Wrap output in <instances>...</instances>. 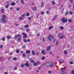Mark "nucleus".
<instances>
[{"instance_id":"nucleus-1","label":"nucleus","mask_w":74,"mask_h":74,"mask_svg":"<svg viewBox=\"0 0 74 74\" xmlns=\"http://www.w3.org/2000/svg\"><path fill=\"white\" fill-rule=\"evenodd\" d=\"M2 17L1 20L3 23L6 22V19H7V16L6 15L3 14L2 16Z\"/></svg>"},{"instance_id":"nucleus-2","label":"nucleus","mask_w":74,"mask_h":74,"mask_svg":"<svg viewBox=\"0 0 74 74\" xmlns=\"http://www.w3.org/2000/svg\"><path fill=\"white\" fill-rule=\"evenodd\" d=\"M68 20V19H66V18H65V17H63L62 18L61 21L62 22H63V23H66V22H67Z\"/></svg>"},{"instance_id":"nucleus-3","label":"nucleus","mask_w":74,"mask_h":74,"mask_svg":"<svg viewBox=\"0 0 74 74\" xmlns=\"http://www.w3.org/2000/svg\"><path fill=\"white\" fill-rule=\"evenodd\" d=\"M51 61H49L47 62L45 64V65L46 67H48L51 64Z\"/></svg>"},{"instance_id":"nucleus-4","label":"nucleus","mask_w":74,"mask_h":74,"mask_svg":"<svg viewBox=\"0 0 74 74\" xmlns=\"http://www.w3.org/2000/svg\"><path fill=\"white\" fill-rule=\"evenodd\" d=\"M22 34L23 36V38H26L27 37V34H26L25 33L23 32L22 33Z\"/></svg>"},{"instance_id":"nucleus-5","label":"nucleus","mask_w":74,"mask_h":74,"mask_svg":"<svg viewBox=\"0 0 74 74\" xmlns=\"http://www.w3.org/2000/svg\"><path fill=\"white\" fill-rule=\"evenodd\" d=\"M51 37H52V35H50L47 37V38L49 41H51Z\"/></svg>"},{"instance_id":"nucleus-6","label":"nucleus","mask_w":74,"mask_h":74,"mask_svg":"<svg viewBox=\"0 0 74 74\" xmlns=\"http://www.w3.org/2000/svg\"><path fill=\"white\" fill-rule=\"evenodd\" d=\"M51 46H49L47 49V51L48 52V51H49L50 49H51Z\"/></svg>"},{"instance_id":"nucleus-7","label":"nucleus","mask_w":74,"mask_h":74,"mask_svg":"<svg viewBox=\"0 0 74 74\" xmlns=\"http://www.w3.org/2000/svg\"><path fill=\"white\" fill-rule=\"evenodd\" d=\"M28 63V62H27L25 64V66H27V67H29V66H30V65Z\"/></svg>"},{"instance_id":"nucleus-8","label":"nucleus","mask_w":74,"mask_h":74,"mask_svg":"<svg viewBox=\"0 0 74 74\" xmlns=\"http://www.w3.org/2000/svg\"><path fill=\"white\" fill-rule=\"evenodd\" d=\"M7 2L8 3V4L5 6V7L6 8H8V6H9V2L8 1H7Z\"/></svg>"},{"instance_id":"nucleus-9","label":"nucleus","mask_w":74,"mask_h":74,"mask_svg":"<svg viewBox=\"0 0 74 74\" xmlns=\"http://www.w3.org/2000/svg\"><path fill=\"white\" fill-rule=\"evenodd\" d=\"M30 53V51L29 50H27L26 51L25 53L26 54H29Z\"/></svg>"},{"instance_id":"nucleus-10","label":"nucleus","mask_w":74,"mask_h":74,"mask_svg":"<svg viewBox=\"0 0 74 74\" xmlns=\"http://www.w3.org/2000/svg\"><path fill=\"white\" fill-rule=\"evenodd\" d=\"M60 62H61V63H64V61L62 60H60L59 61Z\"/></svg>"},{"instance_id":"nucleus-11","label":"nucleus","mask_w":74,"mask_h":74,"mask_svg":"<svg viewBox=\"0 0 74 74\" xmlns=\"http://www.w3.org/2000/svg\"><path fill=\"white\" fill-rule=\"evenodd\" d=\"M45 51L44 50H43L42 51V53L43 54V55H45Z\"/></svg>"},{"instance_id":"nucleus-12","label":"nucleus","mask_w":74,"mask_h":74,"mask_svg":"<svg viewBox=\"0 0 74 74\" xmlns=\"http://www.w3.org/2000/svg\"><path fill=\"white\" fill-rule=\"evenodd\" d=\"M15 5V2H14L12 3L11 4V5H12V6H13V5Z\"/></svg>"},{"instance_id":"nucleus-13","label":"nucleus","mask_w":74,"mask_h":74,"mask_svg":"<svg viewBox=\"0 0 74 74\" xmlns=\"http://www.w3.org/2000/svg\"><path fill=\"white\" fill-rule=\"evenodd\" d=\"M57 16H57V15L55 17L53 18L52 20V21H54L55 20V19L56 18V17H57Z\"/></svg>"},{"instance_id":"nucleus-14","label":"nucleus","mask_w":74,"mask_h":74,"mask_svg":"<svg viewBox=\"0 0 74 74\" xmlns=\"http://www.w3.org/2000/svg\"><path fill=\"white\" fill-rule=\"evenodd\" d=\"M37 8V6H36L33 9V11H37V9L36 8Z\"/></svg>"},{"instance_id":"nucleus-15","label":"nucleus","mask_w":74,"mask_h":74,"mask_svg":"<svg viewBox=\"0 0 74 74\" xmlns=\"http://www.w3.org/2000/svg\"><path fill=\"white\" fill-rule=\"evenodd\" d=\"M21 38H18L17 39V40L18 42H21Z\"/></svg>"},{"instance_id":"nucleus-16","label":"nucleus","mask_w":74,"mask_h":74,"mask_svg":"<svg viewBox=\"0 0 74 74\" xmlns=\"http://www.w3.org/2000/svg\"><path fill=\"white\" fill-rule=\"evenodd\" d=\"M53 26H51L49 27V30H51V29H52V28H53Z\"/></svg>"},{"instance_id":"nucleus-17","label":"nucleus","mask_w":74,"mask_h":74,"mask_svg":"<svg viewBox=\"0 0 74 74\" xmlns=\"http://www.w3.org/2000/svg\"><path fill=\"white\" fill-rule=\"evenodd\" d=\"M68 22H69V23H71V22H72V20H71V19H69Z\"/></svg>"},{"instance_id":"nucleus-18","label":"nucleus","mask_w":74,"mask_h":74,"mask_svg":"<svg viewBox=\"0 0 74 74\" xmlns=\"http://www.w3.org/2000/svg\"><path fill=\"white\" fill-rule=\"evenodd\" d=\"M32 53L33 55H35V53L34 52V51H32Z\"/></svg>"},{"instance_id":"nucleus-19","label":"nucleus","mask_w":74,"mask_h":74,"mask_svg":"<svg viewBox=\"0 0 74 74\" xmlns=\"http://www.w3.org/2000/svg\"><path fill=\"white\" fill-rule=\"evenodd\" d=\"M17 36L16 35L15 36V37H14L13 38L14 40H16V38H17Z\"/></svg>"},{"instance_id":"nucleus-20","label":"nucleus","mask_w":74,"mask_h":74,"mask_svg":"<svg viewBox=\"0 0 74 74\" xmlns=\"http://www.w3.org/2000/svg\"><path fill=\"white\" fill-rule=\"evenodd\" d=\"M58 40H57V41H56V46H58V44H59V42H58Z\"/></svg>"},{"instance_id":"nucleus-21","label":"nucleus","mask_w":74,"mask_h":74,"mask_svg":"<svg viewBox=\"0 0 74 74\" xmlns=\"http://www.w3.org/2000/svg\"><path fill=\"white\" fill-rule=\"evenodd\" d=\"M33 65H34L35 66H37V65H38V63H34L33 64Z\"/></svg>"},{"instance_id":"nucleus-22","label":"nucleus","mask_w":74,"mask_h":74,"mask_svg":"<svg viewBox=\"0 0 74 74\" xmlns=\"http://www.w3.org/2000/svg\"><path fill=\"white\" fill-rule=\"evenodd\" d=\"M29 27V25H25V28H27V27Z\"/></svg>"},{"instance_id":"nucleus-23","label":"nucleus","mask_w":74,"mask_h":74,"mask_svg":"<svg viewBox=\"0 0 74 74\" xmlns=\"http://www.w3.org/2000/svg\"><path fill=\"white\" fill-rule=\"evenodd\" d=\"M7 38H8V39H9V38H11V36H7Z\"/></svg>"},{"instance_id":"nucleus-24","label":"nucleus","mask_w":74,"mask_h":74,"mask_svg":"<svg viewBox=\"0 0 74 74\" xmlns=\"http://www.w3.org/2000/svg\"><path fill=\"white\" fill-rule=\"evenodd\" d=\"M16 52L17 53H19V50L18 49L16 51Z\"/></svg>"},{"instance_id":"nucleus-25","label":"nucleus","mask_w":74,"mask_h":74,"mask_svg":"<svg viewBox=\"0 0 74 74\" xmlns=\"http://www.w3.org/2000/svg\"><path fill=\"white\" fill-rule=\"evenodd\" d=\"M54 64H51L50 65V67H51V68H52V67H53V66H54Z\"/></svg>"},{"instance_id":"nucleus-26","label":"nucleus","mask_w":74,"mask_h":74,"mask_svg":"<svg viewBox=\"0 0 74 74\" xmlns=\"http://www.w3.org/2000/svg\"><path fill=\"white\" fill-rule=\"evenodd\" d=\"M44 6V4L43 3H42L41 4V7H43Z\"/></svg>"},{"instance_id":"nucleus-27","label":"nucleus","mask_w":74,"mask_h":74,"mask_svg":"<svg viewBox=\"0 0 74 74\" xmlns=\"http://www.w3.org/2000/svg\"><path fill=\"white\" fill-rule=\"evenodd\" d=\"M21 9L20 8H16V10L17 11H18L19 10H20Z\"/></svg>"},{"instance_id":"nucleus-28","label":"nucleus","mask_w":74,"mask_h":74,"mask_svg":"<svg viewBox=\"0 0 74 74\" xmlns=\"http://www.w3.org/2000/svg\"><path fill=\"white\" fill-rule=\"evenodd\" d=\"M45 57H44V56L42 57V59H41L42 60H44V59H45Z\"/></svg>"},{"instance_id":"nucleus-29","label":"nucleus","mask_w":74,"mask_h":74,"mask_svg":"<svg viewBox=\"0 0 74 74\" xmlns=\"http://www.w3.org/2000/svg\"><path fill=\"white\" fill-rule=\"evenodd\" d=\"M40 22L41 23H42L44 22V21L42 19H40Z\"/></svg>"},{"instance_id":"nucleus-30","label":"nucleus","mask_w":74,"mask_h":74,"mask_svg":"<svg viewBox=\"0 0 74 74\" xmlns=\"http://www.w3.org/2000/svg\"><path fill=\"white\" fill-rule=\"evenodd\" d=\"M26 16H29V12L27 13L26 14Z\"/></svg>"},{"instance_id":"nucleus-31","label":"nucleus","mask_w":74,"mask_h":74,"mask_svg":"<svg viewBox=\"0 0 74 74\" xmlns=\"http://www.w3.org/2000/svg\"><path fill=\"white\" fill-rule=\"evenodd\" d=\"M2 11V13H3L4 12V10L3 9H2L1 10Z\"/></svg>"},{"instance_id":"nucleus-32","label":"nucleus","mask_w":74,"mask_h":74,"mask_svg":"<svg viewBox=\"0 0 74 74\" xmlns=\"http://www.w3.org/2000/svg\"><path fill=\"white\" fill-rule=\"evenodd\" d=\"M17 36V37H21V35L20 34H18L17 35H16Z\"/></svg>"},{"instance_id":"nucleus-33","label":"nucleus","mask_w":74,"mask_h":74,"mask_svg":"<svg viewBox=\"0 0 74 74\" xmlns=\"http://www.w3.org/2000/svg\"><path fill=\"white\" fill-rule=\"evenodd\" d=\"M52 4H53V5H54V4H55V2L54 1H52Z\"/></svg>"},{"instance_id":"nucleus-34","label":"nucleus","mask_w":74,"mask_h":74,"mask_svg":"<svg viewBox=\"0 0 74 74\" xmlns=\"http://www.w3.org/2000/svg\"><path fill=\"white\" fill-rule=\"evenodd\" d=\"M23 41L25 42H27V40H26V39H24L23 40Z\"/></svg>"},{"instance_id":"nucleus-35","label":"nucleus","mask_w":74,"mask_h":74,"mask_svg":"<svg viewBox=\"0 0 74 74\" xmlns=\"http://www.w3.org/2000/svg\"><path fill=\"white\" fill-rule=\"evenodd\" d=\"M13 60H17V58H14L13 59Z\"/></svg>"},{"instance_id":"nucleus-36","label":"nucleus","mask_w":74,"mask_h":74,"mask_svg":"<svg viewBox=\"0 0 74 74\" xmlns=\"http://www.w3.org/2000/svg\"><path fill=\"white\" fill-rule=\"evenodd\" d=\"M61 74H65V72L64 71L61 72Z\"/></svg>"},{"instance_id":"nucleus-37","label":"nucleus","mask_w":74,"mask_h":74,"mask_svg":"<svg viewBox=\"0 0 74 74\" xmlns=\"http://www.w3.org/2000/svg\"><path fill=\"white\" fill-rule=\"evenodd\" d=\"M64 53L65 54H67V51L66 50H65L64 51Z\"/></svg>"},{"instance_id":"nucleus-38","label":"nucleus","mask_w":74,"mask_h":74,"mask_svg":"<svg viewBox=\"0 0 74 74\" xmlns=\"http://www.w3.org/2000/svg\"><path fill=\"white\" fill-rule=\"evenodd\" d=\"M3 47V45H1L0 46V48L1 49Z\"/></svg>"},{"instance_id":"nucleus-39","label":"nucleus","mask_w":74,"mask_h":74,"mask_svg":"<svg viewBox=\"0 0 74 74\" xmlns=\"http://www.w3.org/2000/svg\"><path fill=\"white\" fill-rule=\"evenodd\" d=\"M21 2L22 4H24V2H23V0H21Z\"/></svg>"},{"instance_id":"nucleus-40","label":"nucleus","mask_w":74,"mask_h":74,"mask_svg":"<svg viewBox=\"0 0 74 74\" xmlns=\"http://www.w3.org/2000/svg\"><path fill=\"white\" fill-rule=\"evenodd\" d=\"M23 57H26V54H23Z\"/></svg>"},{"instance_id":"nucleus-41","label":"nucleus","mask_w":74,"mask_h":74,"mask_svg":"<svg viewBox=\"0 0 74 74\" xmlns=\"http://www.w3.org/2000/svg\"><path fill=\"white\" fill-rule=\"evenodd\" d=\"M62 70L63 71H65L66 70V68H63L62 70Z\"/></svg>"},{"instance_id":"nucleus-42","label":"nucleus","mask_w":74,"mask_h":74,"mask_svg":"<svg viewBox=\"0 0 74 74\" xmlns=\"http://www.w3.org/2000/svg\"><path fill=\"white\" fill-rule=\"evenodd\" d=\"M70 63L71 64H73V62L72 61H70Z\"/></svg>"},{"instance_id":"nucleus-43","label":"nucleus","mask_w":74,"mask_h":74,"mask_svg":"<svg viewBox=\"0 0 74 74\" xmlns=\"http://www.w3.org/2000/svg\"><path fill=\"white\" fill-rule=\"evenodd\" d=\"M5 40V37H3L2 38V40L3 41H4Z\"/></svg>"},{"instance_id":"nucleus-44","label":"nucleus","mask_w":74,"mask_h":74,"mask_svg":"<svg viewBox=\"0 0 74 74\" xmlns=\"http://www.w3.org/2000/svg\"><path fill=\"white\" fill-rule=\"evenodd\" d=\"M21 67H24V65L21 64Z\"/></svg>"},{"instance_id":"nucleus-45","label":"nucleus","mask_w":74,"mask_h":74,"mask_svg":"<svg viewBox=\"0 0 74 74\" xmlns=\"http://www.w3.org/2000/svg\"><path fill=\"white\" fill-rule=\"evenodd\" d=\"M48 73L49 74H51V73H52V71H48Z\"/></svg>"},{"instance_id":"nucleus-46","label":"nucleus","mask_w":74,"mask_h":74,"mask_svg":"<svg viewBox=\"0 0 74 74\" xmlns=\"http://www.w3.org/2000/svg\"><path fill=\"white\" fill-rule=\"evenodd\" d=\"M29 29H27L26 30V32H29Z\"/></svg>"},{"instance_id":"nucleus-47","label":"nucleus","mask_w":74,"mask_h":74,"mask_svg":"<svg viewBox=\"0 0 74 74\" xmlns=\"http://www.w3.org/2000/svg\"><path fill=\"white\" fill-rule=\"evenodd\" d=\"M3 59V57H0V60H2V59Z\"/></svg>"},{"instance_id":"nucleus-48","label":"nucleus","mask_w":74,"mask_h":74,"mask_svg":"<svg viewBox=\"0 0 74 74\" xmlns=\"http://www.w3.org/2000/svg\"><path fill=\"white\" fill-rule=\"evenodd\" d=\"M14 70H17V67L16 66H15V67Z\"/></svg>"},{"instance_id":"nucleus-49","label":"nucleus","mask_w":74,"mask_h":74,"mask_svg":"<svg viewBox=\"0 0 74 74\" xmlns=\"http://www.w3.org/2000/svg\"><path fill=\"white\" fill-rule=\"evenodd\" d=\"M44 14V12H41V15H42V14Z\"/></svg>"},{"instance_id":"nucleus-50","label":"nucleus","mask_w":74,"mask_h":74,"mask_svg":"<svg viewBox=\"0 0 74 74\" xmlns=\"http://www.w3.org/2000/svg\"><path fill=\"white\" fill-rule=\"evenodd\" d=\"M69 13L70 14H71V15H72L73 14V12H70Z\"/></svg>"},{"instance_id":"nucleus-51","label":"nucleus","mask_w":74,"mask_h":74,"mask_svg":"<svg viewBox=\"0 0 74 74\" xmlns=\"http://www.w3.org/2000/svg\"><path fill=\"white\" fill-rule=\"evenodd\" d=\"M25 14H23L22 15V17H25Z\"/></svg>"},{"instance_id":"nucleus-52","label":"nucleus","mask_w":74,"mask_h":74,"mask_svg":"<svg viewBox=\"0 0 74 74\" xmlns=\"http://www.w3.org/2000/svg\"><path fill=\"white\" fill-rule=\"evenodd\" d=\"M71 73H72V74H74V70L72 71Z\"/></svg>"},{"instance_id":"nucleus-53","label":"nucleus","mask_w":74,"mask_h":74,"mask_svg":"<svg viewBox=\"0 0 74 74\" xmlns=\"http://www.w3.org/2000/svg\"><path fill=\"white\" fill-rule=\"evenodd\" d=\"M36 55H39V52H38L36 53Z\"/></svg>"},{"instance_id":"nucleus-54","label":"nucleus","mask_w":74,"mask_h":74,"mask_svg":"<svg viewBox=\"0 0 74 74\" xmlns=\"http://www.w3.org/2000/svg\"><path fill=\"white\" fill-rule=\"evenodd\" d=\"M30 19H31V17H29L28 18V20L30 21Z\"/></svg>"},{"instance_id":"nucleus-55","label":"nucleus","mask_w":74,"mask_h":74,"mask_svg":"<svg viewBox=\"0 0 74 74\" xmlns=\"http://www.w3.org/2000/svg\"><path fill=\"white\" fill-rule=\"evenodd\" d=\"M69 14V12H66V15H68Z\"/></svg>"},{"instance_id":"nucleus-56","label":"nucleus","mask_w":74,"mask_h":74,"mask_svg":"<svg viewBox=\"0 0 74 74\" xmlns=\"http://www.w3.org/2000/svg\"><path fill=\"white\" fill-rule=\"evenodd\" d=\"M39 16V14H38V16L36 17V18H38Z\"/></svg>"},{"instance_id":"nucleus-57","label":"nucleus","mask_w":74,"mask_h":74,"mask_svg":"<svg viewBox=\"0 0 74 74\" xmlns=\"http://www.w3.org/2000/svg\"><path fill=\"white\" fill-rule=\"evenodd\" d=\"M36 62L37 63H38V64H40V62H39V61H37Z\"/></svg>"},{"instance_id":"nucleus-58","label":"nucleus","mask_w":74,"mask_h":74,"mask_svg":"<svg viewBox=\"0 0 74 74\" xmlns=\"http://www.w3.org/2000/svg\"><path fill=\"white\" fill-rule=\"evenodd\" d=\"M60 29L61 30H63V27H60Z\"/></svg>"},{"instance_id":"nucleus-59","label":"nucleus","mask_w":74,"mask_h":74,"mask_svg":"<svg viewBox=\"0 0 74 74\" xmlns=\"http://www.w3.org/2000/svg\"><path fill=\"white\" fill-rule=\"evenodd\" d=\"M15 25H16V26H19V25L18 24H17V23H16L15 24Z\"/></svg>"},{"instance_id":"nucleus-60","label":"nucleus","mask_w":74,"mask_h":74,"mask_svg":"<svg viewBox=\"0 0 74 74\" xmlns=\"http://www.w3.org/2000/svg\"><path fill=\"white\" fill-rule=\"evenodd\" d=\"M25 46H23L22 47V48H25Z\"/></svg>"},{"instance_id":"nucleus-61","label":"nucleus","mask_w":74,"mask_h":74,"mask_svg":"<svg viewBox=\"0 0 74 74\" xmlns=\"http://www.w3.org/2000/svg\"><path fill=\"white\" fill-rule=\"evenodd\" d=\"M32 5H34V2H32Z\"/></svg>"},{"instance_id":"nucleus-62","label":"nucleus","mask_w":74,"mask_h":74,"mask_svg":"<svg viewBox=\"0 0 74 74\" xmlns=\"http://www.w3.org/2000/svg\"><path fill=\"white\" fill-rule=\"evenodd\" d=\"M64 37V36H62V37H60V38H63Z\"/></svg>"},{"instance_id":"nucleus-63","label":"nucleus","mask_w":74,"mask_h":74,"mask_svg":"<svg viewBox=\"0 0 74 74\" xmlns=\"http://www.w3.org/2000/svg\"><path fill=\"white\" fill-rule=\"evenodd\" d=\"M49 54H52V52H51L50 53H49Z\"/></svg>"},{"instance_id":"nucleus-64","label":"nucleus","mask_w":74,"mask_h":74,"mask_svg":"<svg viewBox=\"0 0 74 74\" xmlns=\"http://www.w3.org/2000/svg\"><path fill=\"white\" fill-rule=\"evenodd\" d=\"M30 40H29V39H28L27 40V42H30Z\"/></svg>"}]
</instances>
